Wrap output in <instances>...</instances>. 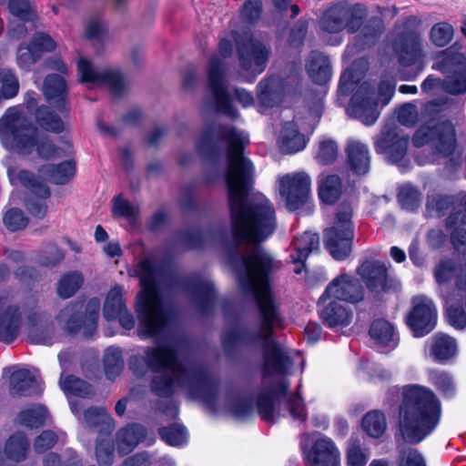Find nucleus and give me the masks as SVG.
Instances as JSON below:
<instances>
[{
  "instance_id": "obj_31",
  "label": "nucleus",
  "mask_w": 466,
  "mask_h": 466,
  "mask_svg": "<svg viewBox=\"0 0 466 466\" xmlns=\"http://www.w3.org/2000/svg\"><path fill=\"white\" fill-rule=\"evenodd\" d=\"M347 157L351 169L359 175L366 174L370 169V152L368 147L357 140H350L347 145Z\"/></svg>"
},
{
  "instance_id": "obj_3",
  "label": "nucleus",
  "mask_w": 466,
  "mask_h": 466,
  "mask_svg": "<svg viewBox=\"0 0 466 466\" xmlns=\"http://www.w3.org/2000/svg\"><path fill=\"white\" fill-rule=\"evenodd\" d=\"M441 416V404L430 388L410 384L402 388L399 409V431L409 443L422 441L437 427Z\"/></svg>"
},
{
  "instance_id": "obj_24",
  "label": "nucleus",
  "mask_w": 466,
  "mask_h": 466,
  "mask_svg": "<svg viewBox=\"0 0 466 466\" xmlns=\"http://www.w3.org/2000/svg\"><path fill=\"white\" fill-rule=\"evenodd\" d=\"M294 253L290 255L294 264H299L294 268L296 274H300L304 268V262L310 253L316 252L319 248V238L317 234L304 232L293 240Z\"/></svg>"
},
{
  "instance_id": "obj_43",
  "label": "nucleus",
  "mask_w": 466,
  "mask_h": 466,
  "mask_svg": "<svg viewBox=\"0 0 466 466\" xmlns=\"http://www.w3.org/2000/svg\"><path fill=\"white\" fill-rule=\"evenodd\" d=\"M59 383L65 392L74 396L85 398L92 393L89 384L73 375L62 374Z\"/></svg>"
},
{
  "instance_id": "obj_13",
  "label": "nucleus",
  "mask_w": 466,
  "mask_h": 466,
  "mask_svg": "<svg viewBox=\"0 0 466 466\" xmlns=\"http://www.w3.org/2000/svg\"><path fill=\"white\" fill-rule=\"evenodd\" d=\"M278 190L285 198L289 209L295 210L302 206L310 192L311 179L305 172L284 175L278 179Z\"/></svg>"
},
{
  "instance_id": "obj_61",
  "label": "nucleus",
  "mask_w": 466,
  "mask_h": 466,
  "mask_svg": "<svg viewBox=\"0 0 466 466\" xmlns=\"http://www.w3.org/2000/svg\"><path fill=\"white\" fill-rule=\"evenodd\" d=\"M419 119V111L416 106L406 104L399 109L398 120L406 127L414 126Z\"/></svg>"
},
{
  "instance_id": "obj_12",
  "label": "nucleus",
  "mask_w": 466,
  "mask_h": 466,
  "mask_svg": "<svg viewBox=\"0 0 466 466\" xmlns=\"http://www.w3.org/2000/svg\"><path fill=\"white\" fill-rule=\"evenodd\" d=\"M412 141L418 147L432 143L439 152L449 155L456 141L454 127L448 120L440 121L432 117L416 131Z\"/></svg>"
},
{
  "instance_id": "obj_28",
  "label": "nucleus",
  "mask_w": 466,
  "mask_h": 466,
  "mask_svg": "<svg viewBox=\"0 0 466 466\" xmlns=\"http://www.w3.org/2000/svg\"><path fill=\"white\" fill-rule=\"evenodd\" d=\"M43 91L51 106L60 112L66 109V85L63 76L55 74L48 75L45 79Z\"/></svg>"
},
{
  "instance_id": "obj_29",
  "label": "nucleus",
  "mask_w": 466,
  "mask_h": 466,
  "mask_svg": "<svg viewBox=\"0 0 466 466\" xmlns=\"http://www.w3.org/2000/svg\"><path fill=\"white\" fill-rule=\"evenodd\" d=\"M283 87L279 77L262 80L258 85V99L260 107L268 108L278 105L282 98Z\"/></svg>"
},
{
  "instance_id": "obj_15",
  "label": "nucleus",
  "mask_w": 466,
  "mask_h": 466,
  "mask_svg": "<svg viewBox=\"0 0 466 466\" xmlns=\"http://www.w3.org/2000/svg\"><path fill=\"white\" fill-rule=\"evenodd\" d=\"M77 70L83 83L92 86H108L116 95H121L126 88V82L118 72L96 67L86 58L82 57L78 60Z\"/></svg>"
},
{
  "instance_id": "obj_22",
  "label": "nucleus",
  "mask_w": 466,
  "mask_h": 466,
  "mask_svg": "<svg viewBox=\"0 0 466 466\" xmlns=\"http://www.w3.org/2000/svg\"><path fill=\"white\" fill-rule=\"evenodd\" d=\"M56 48L55 41L47 35L37 33L29 46H19L16 60L19 67L29 69L41 57L42 53L53 51Z\"/></svg>"
},
{
  "instance_id": "obj_49",
  "label": "nucleus",
  "mask_w": 466,
  "mask_h": 466,
  "mask_svg": "<svg viewBox=\"0 0 466 466\" xmlns=\"http://www.w3.org/2000/svg\"><path fill=\"white\" fill-rule=\"evenodd\" d=\"M16 179L25 187L31 189L32 193L41 199H46L50 196L48 187L26 170H21L16 176Z\"/></svg>"
},
{
  "instance_id": "obj_14",
  "label": "nucleus",
  "mask_w": 466,
  "mask_h": 466,
  "mask_svg": "<svg viewBox=\"0 0 466 466\" xmlns=\"http://www.w3.org/2000/svg\"><path fill=\"white\" fill-rule=\"evenodd\" d=\"M449 323L458 329H466V271L454 280L451 291L443 292Z\"/></svg>"
},
{
  "instance_id": "obj_21",
  "label": "nucleus",
  "mask_w": 466,
  "mask_h": 466,
  "mask_svg": "<svg viewBox=\"0 0 466 466\" xmlns=\"http://www.w3.org/2000/svg\"><path fill=\"white\" fill-rule=\"evenodd\" d=\"M408 145V136L400 134L396 129H391L382 133L376 141L375 148L378 153L385 154L389 161L399 164L404 162Z\"/></svg>"
},
{
  "instance_id": "obj_50",
  "label": "nucleus",
  "mask_w": 466,
  "mask_h": 466,
  "mask_svg": "<svg viewBox=\"0 0 466 466\" xmlns=\"http://www.w3.org/2000/svg\"><path fill=\"white\" fill-rule=\"evenodd\" d=\"M454 29L451 25L441 22L434 25L431 29V39L437 46H445L452 39Z\"/></svg>"
},
{
  "instance_id": "obj_8",
  "label": "nucleus",
  "mask_w": 466,
  "mask_h": 466,
  "mask_svg": "<svg viewBox=\"0 0 466 466\" xmlns=\"http://www.w3.org/2000/svg\"><path fill=\"white\" fill-rule=\"evenodd\" d=\"M232 54V45L227 39H222L218 46V54L214 55L208 64V90L212 96L213 103L218 111L232 118H237L238 113L231 105L224 84V66L220 58L228 57Z\"/></svg>"
},
{
  "instance_id": "obj_7",
  "label": "nucleus",
  "mask_w": 466,
  "mask_h": 466,
  "mask_svg": "<svg viewBox=\"0 0 466 466\" xmlns=\"http://www.w3.org/2000/svg\"><path fill=\"white\" fill-rule=\"evenodd\" d=\"M234 40L239 62V74L247 81L261 74L270 55V50L260 41L255 39L249 31L242 34L235 32Z\"/></svg>"
},
{
  "instance_id": "obj_37",
  "label": "nucleus",
  "mask_w": 466,
  "mask_h": 466,
  "mask_svg": "<svg viewBox=\"0 0 466 466\" xmlns=\"http://www.w3.org/2000/svg\"><path fill=\"white\" fill-rule=\"evenodd\" d=\"M429 380L443 397L451 398L455 395L456 383L450 372L441 370H431L429 371Z\"/></svg>"
},
{
  "instance_id": "obj_53",
  "label": "nucleus",
  "mask_w": 466,
  "mask_h": 466,
  "mask_svg": "<svg viewBox=\"0 0 466 466\" xmlns=\"http://www.w3.org/2000/svg\"><path fill=\"white\" fill-rule=\"evenodd\" d=\"M2 94L0 98H12L18 93L19 83L15 74L10 69H3Z\"/></svg>"
},
{
  "instance_id": "obj_64",
  "label": "nucleus",
  "mask_w": 466,
  "mask_h": 466,
  "mask_svg": "<svg viewBox=\"0 0 466 466\" xmlns=\"http://www.w3.org/2000/svg\"><path fill=\"white\" fill-rule=\"evenodd\" d=\"M289 411L294 420L304 421L306 420V409L299 394L289 396L287 400Z\"/></svg>"
},
{
  "instance_id": "obj_10",
  "label": "nucleus",
  "mask_w": 466,
  "mask_h": 466,
  "mask_svg": "<svg viewBox=\"0 0 466 466\" xmlns=\"http://www.w3.org/2000/svg\"><path fill=\"white\" fill-rule=\"evenodd\" d=\"M7 272L0 268V341L12 342L23 327V312L15 292L5 285Z\"/></svg>"
},
{
  "instance_id": "obj_48",
  "label": "nucleus",
  "mask_w": 466,
  "mask_h": 466,
  "mask_svg": "<svg viewBox=\"0 0 466 466\" xmlns=\"http://www.w3.org/2000/svg\"><path fill=\"white\" fill-rule=\"evenodd\" d=\"M36 120L38 125L47 131L60 133L64 130V123L61 117L47 107L42 106L38 109Z\"/></svg>"
},
{
  "instance_id": "obj_2",
  "label": "nucleus",
  "mask_w": 466,
  "mask_h": 466,
  "mask_svg": "<svg viewBox=\"0 0 466 466\" xmlns=\"http://www.w3.org/2000/svg\"><path fill=\"white\" fill-rule=\"evenodd\" d=\"M145 362L157 373L152 380V390L158 396H169L176 389L183 388L193 399H203L208 388V380L201 369L195 364L179 360V347L175 342H166L147 348Z\"/></svg>"
},
{
  "instance_id": "obj_46",
  "label": "nucleus",
  "mask_w": 466,
  "mask_h": 466,
  "mask_svg": "<svg viewBox=\"0 0 466 466\" xmlns=\"http://www.w3.org/2000/svg\"><path fill=\"white\" fill-rule=\"evenodd\" d=\"M214 298V285L210 280L205 279L194 284L193 299L202 310H205L213 302Z\"/></svg>"
},
{
  "instance_id": "obj_55",
  "label": "nucleus",
  "mask_w": 466,
  "mask_h": 466,
  "mask_svg": "<svg viewBox=\"0 0 466 466\" xmlns=\"http://www.w3.org/2000/svg\"><path fill=\"white\" fill-rule=\"evenodd\" d=\"M398 466H427L422 454L413 448L400 451Z\"/></svg>"
},
{
  "instance_id": "obj_39",
  "label": "nucleus",
  "mask_w": 466,
  "mask_h": 466,
  "mask_svg": "<svg viewBox=\"0 0 466 466\" xmlns=\"http://www.w3.org/2000/svg\"><path fill=\"white\" fill-rule=\"evenodd\" d=\"M40 172L52 182L63 185L74 177L75 165L71 161L61 163L56 167L47 165L43 167Z\"/></svg>"
},
{
  "instance_id": "obj_25",
  "label": "nucleus",
  "mask_w": 466,
  "mask_h": 466,
  "mask_svg": "<svg viewBox=\"0 0 466 466\" xmlns=\"http://www.w3.org/2000/svg\"><path fill=\"white\" fill-rule=\"evenodd\" d=\"M72 411L78 417L81 424L86 429L100 428L102 431H111L114 428L112 418L103 408H90L80 416L77 404L70 401Z\"/></svg>"
},
{
  "instance_id": "obj_1",
  "label": "nucleus",
  "mask_w": 466,
  "mask_h": 466,
  "mask_svg": "<svg viewBox=\"0 0 466 466\" xmlns=\"http://www.w3.org/2000/svg\"><path fill=\"white\" fill-rule=\"evenodd\" d=\"M220 143L227 146L226 181L232 236L237 243L245 245L243 250L231 257V265L241 288L257 301L259 326L254 339H261L266 347L264 389L258 397L257 408H277L280 396L289 388L282 375L290 366L287 352L271 339L273 329L282 327V319L269 289L268 276L280 268V262L258 246L275 231L276 213L264 195H248L254 184V167L243 156L248 136L232 126L214 125L201 135L198 147L213 149Z\"/></svg>"
},
{
  "instance_id": "obj_44",
  "label": "nucleus",
  "mask_w": 466,
  "mask_h": 466,
  "mask_svg": "<svg viewBox=\"0 0 466 466\" xmlns=\"http://www.w3.org/2000/svg\"><path fill=\"white\" fill-rule=\"evenodd\" d=\"M47 417V410L44 406L38 405L31 409L22 410L16 418L19 424L37 428L44 424Z\"/></svg>"
},
{
  "instance_id": "obj_36",
  "label": "nucleus",
  "mask_w": 466,
  "mask_h": 466,
  "mask_svg": "<svg viewBox=\"0 0 466 466\" xmlns=\"http://www.w3.org/2000/svg\"><path fill=\"white\" fill-rule=\"evenodd\" d=\"M466 271V263L456 262L452 259H443L434 268V278L440 286L446 285Z\"/></svg>"
},
{
  "instance_id": "obj_6",
  "label": "nucleus",
  "mask_w": 466,
  "mask_h": 466,
  "mask_svg": "<svg viewBox=\"0 0 466 466\" xmlns=\"http://www.w3.org/2000/svg\"><path fill=\"white\" fill-rule=\"evenodd\" d=\"M394 93V86L382 82L376 92L368 85H361L351 98L349 112L364 125H373L379 116V106H386Z\"/></svg>"
},
{
  "instance_id": "obj_59",
  "label": "nucleus",
  "mask_w": 466,
  "mask_h": 466,
  "mask_svg": "<svg viewBox=\"0 0 466 466\" xmlns=\"http://www.w3.org/2000/svg\"><path fill=\"white\" fill-rule=\"evenodd\" d=\"M442 89L451 95L466 92V71L443 81Z\"/></svg>"
},
{
  "instance_id": "obj_9",
  "label": "nucleus",
  "mask_w": 466,
  "mask_h": 466,
  "mask_svg": "<svg viewBox=\"0 0 466 466\" xmlns=\"http://www.w3.org/2000/svg\"><path fill=\"white\" fill-rule=\"evenodd\" d=\"M352 208L341 206L332 227L323 232L324 244L333 258L343 260L351 252L354 229L351 222Z\"/></svg>"
},
{
  "instance_id": "obj_30",
  "label": "nucleus",
  "mask_w": 466,
  "mask_h": 466,
  "mask_svg": "<svg viewBox=\"0 0 466 466\" xmlns=\"http://www.w3.org/2000/svg\"><path fill=\"white\" fill-rule=\"evenodd\" d=\"M278 143L281 151L288 154L296 153L306 147V139L294 122H287L283 125Z\"/></svg>"
},
{
  "instance_id": "obj_19",
  "label": "nucleus",
  "mask_w": 466,
  "mask_h": 466,
  "mask_svg": "<svg viewBox=\"0 0 466 466\" xmlns=\"http://www.w3.org/2000/svg\"><path fill=\"white\" fill-rule=\"evenodd\" d=\"M408 324L417 337L431 332L436 324V309L432 301L425 298L414 299Z\"/></svg>"
},
{
  "instance_id": "obj_16",
  "label": "nucleus",
  "mask_w": 466,
  "mask_h": 466,
  "mask_svg": "<svg viewBox=\"0 0 466 466\" xmlns=\"http://www.w3.org/2000/svg\"><path fill=\"white\" fill-rule=\"evenodd\" d=\"M76 305H70L62 309L58 315V320L64 324L70 332H76L82 327L85 336H91L96 328V320L100 310V301L96 298L88 300L86 306L84 319H78L75 315Z\"/></svg>"
},
{
  "instance_id": "obj_33",
  "label": "nucleus",
  "mask_w": 466,
  "mask_h": 466,
  "mask_svg": "<svg viewBox=\"0 0 466 466\" xmlns=\"http://www.w3.org/2000/svg\"><path fill=\"white\" fill-rule=\"evenodd\" d=\"M309 77L317 84H325L331 76L329 58L319 52L313 51L307 63Z\"/></svg>"
},
{
  "instance_id": "obj_41",
  "label": "nucleus",
  "mask_w": 466,
  "mask_h": 466,
  "mask_svg": "<svg viewBox=\"0 0 466 466\" xmlns=\"http://www.w3.org/2000/svg\"><path fill=\"white\" fill-rule=\"evenodd\" d=\"M83 275L78 271H72L61 277L57 283V293L60 298L72 297L82 286Z\"/></svg>"
},
{
  "instance_id": "obj_18",
  "label": "nucleus",
  "mask_w": 466,
  "mask_h": 466,
  "mask_svg": "<svg viewBox=\"0 0 466 466\" xmlns=\"http://www.w3.org/2000/svg\"><path fill=\"white\" fill-rule=\"evenodd\" d=\"M319 315L327 327L338 329L349 326L354 313L352 309L345 303L321 295L319 300Z\"/></svg>"
},
{
  "instance_id": "obj_63",
  "label": "nucleus",
  "mask_w": 466,
  "mask_h": 466,
  "mask_svg": "<svg viewBox=\"0 0 466 466\" xmlns=\"http://www.w3.org/2000/svg\"><path fill=\"white\" fill-rule=\"evenodd\" d=\"M9 9L13 15L19 19H34L35 16L30 10L27 0H10Z\"/></svg>"
},
{
  "instance_id": "obj_4",
  "label": "nucleus",
  "mask_w": 466,
  "mask_h": 466,
  "mask_svg": "<svg viewBox=\"0 0 466 466\" xmlns=\"http://www.w3.org/2000/svg\"><path fill=\"white\" fill-rule=\"evenodd\" d=\"M0 139L5 148L20 155H28L34 148L43 158L59 155L49 138L38 137L36 128L15 107L6 110L0 119Z\"/></svg>"
},
{
  "instance_id": "obj_57",
  "label": "nucleus",
  "mask_w": 466,
  "mask_h": 466,
  "mask_svg": "<svg viewBox=\"0 0 466 466\" xmlns=\"http://www.w3.org/2000/svg\"><path fill=\"white\" fill-rule=\"evenodd\" d=\"M369 454L356 441H351L347 451L348 466H365Z\"/></svg>"
},
{
  "instance_id": "obj_60",
  "label": "nucleus",
  "mask_w": 466,
  "mask_h": 466,
  "mask_svg": "<svg viewBox=\"0 0 466 466\" xmlns=\"http://www.w3.org/2000/svg\"><path fill=\"white\" fill-rule=\"evenodd\" d=\"M261 12L260 0H247L241 8V17L249 23H254L260 17Z\"/></svg>"
},
{
  "instance_id": "obj_23",
  "label": "nucleus",
  "mask_w": 466,
  "mask_h": 466,
  "mask_svg": "<svg viewBox=\"0 0 466 466\" xmlns=\"http://www.w3.org/2000/svg\"><path fill=\"white\" fill-rule=\"evenodd\" d=\"M339 451L329 438L318 439L307 454L308 466H339Z\"/></svg>"
},
{
  "instance_id": "obj_35",
  "label": "nucleus",
  "mask_w": 466,
  "mask_h": 466,
  "mask_svg": "<svg viewBox=\"0 0 466 466\" xmlns=\"http://www.w3.org/2000/svg\"><path fill=\"white\" fill-rule=\"evenodd\" d=\"M146 430L141 425H131L122 429L117 433V448L120 454H127L145 437Z\"/></svg>"
},
{
  "instance_id": "obj_17",
  "label": "nucleus",
  "mask_w": 466,
  "mask_h": 466,
  "mask_svg": "<svg viewBox=\"0 0 466 466\" xmlns=\"http://www.w3.org/2000/svg\"><path fill=\"white\" fill-rule=\"evenodd\" d=\"M322 295L341 302L354 304L363 299L364 289L360 281L353 276L340 273L329 283Z\"/></svg>"
},
{
  "instance_id": "obj_47",
  "label": "nucleus",
  "mask_w": 466,
  "mask_h": 466,
  "mask_svg": "<svg viewBox=\"0 0 466 466\" xmlns=\"http://www.w3.org/2000/svg\"><path fill=\"white\" fill-rule=\"evenodd\" d=\"M29 442L22 433L15 434L8 440L5 451L15 461H23L27 454Z\"/></svg>"
},
{
  "instance_id": "obj_45",
  "label": "nucleus",
  "mask_w": 466,
  "mask_h": 466,
  "mask_svg": "<svg viewBox=\"0 0 466 466\" xmlns=\"http://www.w3.org/2000/svg\"><path fill=\"white\" fill-rule=\"evenodd\" d=\"M104 365L107 379L113 380L119 375L124 366L121 350L115 347L106 349L104 356Z\"/></svg>"
},
{
  "instance_id": "obj_58",
  "label": "nucleus",
  "mask_w": 466,
  "mask_h": 466,
  "mask_svg": "<svg viewBox=\"0 0 466 466\" xmlns=\"http://www.w3.org/2000/svg\"><path fill=\"white\" fill-rule=\"evenodd\" d=\"M114 448L110 440L101 439L96 447V455L100 466H110L113 462Z\"/></svg>"
},
{
  "instance_id": "obj_40",
  "label": "nucleus",
  "mask_w": 466,
  "mask_h": 466,
  "mask_svg": "<svg viewBox=\"0 0 466 466\" xmlns=\"http://www.w3.org/2000/svg\"><path fill=\"white\" fill-rule=\"evenodd\" d=\"M125 307L122 288L116 286L106 295L104 304V317L107 320L115 319L122 312V309H125Z\"/></svg>"
},
{
  "instance_id": "obj_32",
  "label": "nucleus",
  "mask_w": 466,
  "mask_h": 466,
  "mask_svg": "<svg viewBox=\"0 0 466 466\" xmlns=\"http://www.w3.org/2000/svg\"><path fill=\"white\" fill-rule=\"evenodd\" d=\"M319 198L326 204H334L342 192V182L335 174L322 173L318 177Z\"/></svg>"
},
{
  "instance_id": "obj_27",
  "label": "nucleus",
  "mask_w": 466,
  "mask_h": 466,
  "mask_svg": "<svg viewBox=\"0 0 466 466\" xmlns=\"http://www.w3.org/2000/svg\"><path fill=\"white\" fill-rule=\"evenodd\" d=\"M39 391L36 379L30 370L21 369L12 373L9 392L13 397L28 396Z\"/></svg>"
},
{
  "instance_id": "obj_62",
  "label": "nucleus",
  "mask_w": 466,
  "mask_h": 466,
  "mask_svg": "<svg viewBox=\"0 0 466 466\" xmlns=\"http://www.w3.org/2000/svg\"><path fill=\"white\" fill-rule=\"evenodd\" d=\"M420 57L421 49L420 43L417 41H412L400 54V60L405 66L416 63Z\"/></svg>"
},
{
  "instance_id": "obj_51",
  "label": "nucleus",
  "mask_w": 466,
  "mask_h": 466,
  "mask_svg": "<svg viewBox=\"0 0 466 466\" xmlns=\"http://www.w3.org/2000/svg\"><path fill=\"white\" fill-rule=\"evenodd\" d=\"M159 434L167 443L173 446L183 444L187 437L186 429L178 424L160 429Z\"/></svg>"
},
{
  "instance_id": "obj_5",
  "label": "nucleus",
  "mask_w": 466,
  "mask_h": 466,
  "mask_svg": "<svg viewBox=\"0 0 466 466\" xmlns=\"http://www.w3.org/2000/svg\"><path fill=\"white\" fill-rule=\"evenodd\" d=\"M133 275L140 279L141 290L137 295L136 309L140 320L141 333L153 337L160 334L167 323L161 299L156 284V270L151 259L137 263Z\"/></svg>"
},
{
  "instance_id": "obj_20",
  "label": "nucleus",
  "mask_w": 466,
  "mask_h": 466,
  "mask_svg": "<svg viewBox=\"0 0 466 466\" xmlns=\"http://www.w3.org/2000/svg\"><path fill=\"white\" fill-rule=\"evenodd\" d=\"M358 275L373 293L387 291L393 287V279L389 276L387 267L380 261L367 260L357 268Z\"/></svg>"
},
{
  "instance_id": "obj_26",
  "label": "nucleus",
  "mask_w": 466,
  "mask_h": 466,
  "mask_svg": "<svg viewBox=\"0 0 466 466\" xmlns=\"http://www.w3.org/2000/svg\"><path fill=\"white\" fill-rule=\"evenodd\" d=\"M429 355L439 362L447 361L457 353L456 340L444 333H437L427 343Z\"/></svg>"
},
{
  "instance_id": "obj_56",
  "label": "nucleus",
  "mask_w": 466,
  "mask_h": 466,
  "mask_svg": "<svg viewBox=\"0 0 466 466\" xmlns=\"http://www.w3.org/2000/svg\"><path fill=\"white\" fill-rule=\"evenodd\" d=\"M3 220L5 227L12 231L25 228L28 222L22 210L18 208L9 209L5 214Z\"/></svg>"
},
{
  "instance_id": "obj_52",
  "label": "nucleus",
  "mask_w": 466,
  "mask_h": 466,
  "mask_svg": "<svg viewBox=\"0 0 466 466\" xmlns=\"http://www.w3.org/2000/svg\"><path fill=\"white\" fill-rule=\"evenodd\" d=\"M337 157L338 146L334 140L326 138L319 142L316 158L320 164H330L337 158Z\"/></svg>"
},
{
  "instance_id": "obj_34",
  "label": "nucleus",
  "mask_w": 466,
  "mask_h": 466,
  "mask_svg": "<svg viewBox=\"0 0 466 466\" xmlns=\"http://www.w3.org/2000/svg\"><path fill=\"white\" fill-rule=\"evenodd\" d=\"M28 339L35 344H49L53 329L42 317L34 315L28 318L25 324Z\"/></svg>"
},
{
  "instance_id": "obj_38",
  "label": "nucleus",
  "mask_w": 466,
  "mask_h": 466,
  "mask_svg": "<svg viewBox=\"0 0 466 466\" xmlns=\"http://www.w3.org/2000/svg\"><path fill=\"white\" fill-rule=\"evenodd\" d=\"M363 431L371 438H380L387 429V420L383 412L374 410L362 419Z\"/></svg>"
},
{
  "instance_id": "obj_54",
  "label": "nucleus",
  "mask_w": 466,
  "mask_h": 466,
  "mask_svg": "<svg viewBox=\"0 0 466 466\" xmlns=\"http://www.w3.org/2000/svg\"><path fill=\"white\" fill-rule=\"evenodd\" d=\"M398 198L404 208L413 209L419 205L420 195L415 187L405 185L400 188Z\"/></svg>"
},
{
  "instance_id": "obj_11",
  "label": "nucleus",
  "mask_w": 466,
  "mask_h": 466,
  "mask_svg": "<svg viewBox=\"0 0 466 466\" xmlns=\"http://www.w3.org/2000/svg\"><path fill=\"white\" fill-rule=\"evenodd\" d=\"M366 15L360 5L338 4L328 9L320 21V28L327 33H339L344 29L355 33Z\"/></svg>"
},
{
  "instance_id": "obj_42",
  "label": "nucleus",
  "mask_w": 466,
  "mask_h": 466,
  "mask_svg": "<svg viewBox=\"0 0 466 466\" xmlns=\"http://www.w3.org/2000/svg\"><path fill=\"white\" fill-rule=\"evenodd\" d=\"M370 335L380 345L388 346L394 342L393 327L384 319L373 321L370 329Z\"/></svg>"
}]
</instances>
